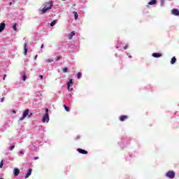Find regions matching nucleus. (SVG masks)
Here are the masks:
<instances>
[{"instance_id":"nucleus-17","label":"nucleus","mask_w":179,"mask_h":179,"mask_svg":"<svg viewBox=\"0 0 179 179\" xmlns=\"http://www.w3.org/2000/svg\"><path fill=\"white\" fill-rule=\"evenodd\" d=\"M74 15V19L75 20H78V17H79V15H78V13L76 11L73 12Z\"/></svg>"},{"instance_id":"nucleus-23","label":"nucleus","mask_w":179,"mask_h":179,"mask_svg":"<svg viewBox=\"0 0 179 179\" xmlns=\"http://www.w3.org/2000/svg\"><path fill=\"white\" fill-rule=\"evenodd\" d=\"M13 30H15V31H16L17 30V28L16 27V24H15L13 26Z\"/></svg>"},{"instance_id":"nucleus-38","label":"nucleus","mask_w":179,"mask_h":179,"mask_svg":"<svg viewBox=\"0 0 179 179\" xmlns=\"http://www.w3.org/2000/svg\"><path fill=\"white\" fill-rule=\"evenodd\" d=\"M129 58H132V56L129 55Z\"/></svg>"},{"instance_id":"nucleus-33","label":"nucleus","mask_w":179,"mask_h":179,"mask_svg":"<svg viewBox=\"0 0 179 179\" xmlns=\"http://www.w3.org/2000/svg\"><path fill=\"white\" fill-rule=\"evenodd\" d=\"M60 57H57L56 61H59Z\"/></svg>"},{"instance_id":"nucleus-25","label":"nucleus","mask_w":179,"mask_h":179,"mask_svg":"<svg viewBox=\"0 0 179 179\" xmlns=\"http://www.w3.org/2000/svg\"><path fill=\"white\" fill-rule=\"evenodd\" d=\"M63 72L64 73L68 72V68L65 67L64 69H63Z\"/></svg>"},{"instance_id":"nucleus-26","label":"nucleus","mask_w":179,"mask_h":179,"mask_svg":"<svg viewBox=\"0 0 179 179\" xmlns=\"http://www.w3.org/2000/svg\"><path fill=\"white\" fill-rule=\"evenodd\" d=\"M3 166V162L1 161L0 163V169H2Z\"/></svg>"},{"instance_id":"nucleus-10","label":"nucleus","mask_w":179,"mask_h":179,"mask_svg":"<svg viewBox=\"0 0 179 179\" xmlns=\"http://www.w3.org/2000/svg\"><path fill=\"white\" fill-rule=\"evenodd\" d=\"M31 171H32L31 169H29L27 173L25 176V179L29 178V177H30V176H31Z\"/></svg>"},{"instance_id":"nucleus-19","label":"nucleus","mask_w":179,"mask_h":179,"mask_svg":"<svg viewBox=\"0 0 179 179\" xmlns=\"http://www.w3.org/2000/svg\"><path fill=\"white\" fill-rule=\"evenodd\" d=\"M55 24H57V20H54L50 23V26L51 27H54V26H55Z\"/></svg>"},{"instance_id":"nucleus-16","label":"nucleus","mask_w":179,"mask_h":179,"mask_svg":"<svg viewBox=\"0 0 179 179\" xmlns=\"http://www.w3.org/2000/svg\"><path fill=\"white\" fill-rule=\"evenodd\" d=\"M177 61V59L176 58V57H173L171 59V64L172 65H174V63Z\"/></svg>"},{"instance_id":"nucleus-39","label":"nucleus","mask_w":179,"mask_h":179,"mask_svg":"<svg viewBox=\"0 0 179 179\" xmlns=\"http://www.w3.org/2000/svg\"><path fill=\"white\" fill-rule=\"evenodd\" d=\"M37 59V55L35 56V59Z\"/></svg>"},{"instance_id":"nucleus-7","label":"nucleus","mask_w":179,"mask_h":179,"mask_svg":"<svg viewBox=\"0 0 179 179\" xmlns=\"http://www.w3.org/2000/svg\"><path fill=\"white\" fill-rule=\"evenodd\" d=\"M172 15H174V16H179V10L174 8L171 11Z\"/></svg>"},{"instance_id":"nucleus-13","label":"nucleus","mask_w":179,"mask_h":179,"mask_svg":"<svg viewBox=\"0 0 179 179\" xmlns=\"http://www.w3.org/2000/svg\"><path fill=\"white\" fill-rule=\"evenodd\" d=\"M127 118H128V116L122 115V116H120V121H125V120H127Z\"/></svg>"},{"instance_id":"nucleus-31","label":"nucleus","mask_w":179,"mask_h":179,"mask_svg":"<svg viewBox=\"0 0 179 179\" xmlns=\"http://www.w3.org/2000/svg\"><path fill=\"white\" fill-rule=\"evenodd\" d=\"M124 50H127V48H128V45H126L124 48Z\"/></svg>"},{"instance_id":"nucleus-1","label":"nucleus","mask_w":179,"mask_h":179,"mask_svg":"<svg viewBox=\"0 0 179 179\" xmlns=\"http://www.w3.org/2000/svg\"><path fill=\"white\" fill-rule=\"evenodd\" d=\"M33 115V113H29V109H26L22 113V116L20 117L19 121H23L26 117H28V118H31V117Z\"/></svg>"},{"instance_id":"nucleus-20","label":"nucleus","mask_w":179,"mask_h":179,"mask_svg":"<svg viewBox=\"0 0 179 179\" xmlns=\"http://www.w3.org/2000/svg\"><path fill=\"white\" fill-rule=\"evenodd\" d=\"M77 78H78V79H80V78H82V73H78Z\"/></svg>"},{"instance_id":"nucleus-42","label":"nucleus","mask_w":179,"mask_h":179,"mask_svg":"<svg viewBox=\"0 0 179 179\" xmlns=\"http://www.w3.org/2000/svg\"><path fill=\"white\" fill-rule=\"evenodd\" d=\"M0 179H3V178H1Z\"/></svg>"},{"instance_id":"nucleus-8","label":"nucleus","mask_w":179,"mask_h":179,"mask_svg":"<svg viewBox=\"0 0 179 179\" xmlns=\"http://www.w3.org/2000/svg\"><path fill=\"white\" fill-rule=\"evenodd\" d=\"M5 22H1L0 24V33H2V31H3V30H5Z\"/></svg>"},{"instance_id":"nucleus-24","label":"nucleus","mask_w":179,"mask_h":179,"mask_svg":"<svg viewBox=\"0 0 179 179\" xmlns=\"http://www.w3.org/2000/svg\"><path fill=\"white\" fill-rule=\"evenodd\" d=\"M15 149V145H13L10 147V150H13Z\"/></svg>"},{"instance_id":"nucleus-41","label":"nucleus","mask_w":179,"mask_h":179,"mask_svg":"<svg viewBox=\"0 0 179 179\" xmlns=\"http://www.w3.org/2000/svg\"><path fill=\"white\" fill-rule=\"evenodd\" d=\"M10 5H12V3H10Z\"/></svg>"},{"instance_id":"nucleus-29","label":"nucleus","mask_w":179,"mask_h":179,"mask_svg":"<svg viewBox=\"0 0 179 179\" xmlns=\"http://www.w3.org/2000/svg\"><path fill=\"white\" fill-rule=\"evenodd\" d=\"M20 155H21V156H23V155H24V152H23V151L20 150Z\"/></svg>"},{"instance_id":"nucleus-15","label":"nucleus","mask_w":179,"mask_h":179,"mask_svg":"<svg viewBox=\"0 0 179 179\" xmlns=\"http://www.w3.org/2000/svg\"><path fill=\"white\" fill-rule=\"evenodd\" d=\"M73 36H75V31H72L70 35L69 36V40H72V38H73Z\"/></svg>"},{"instance_id":"nucleus-28","label":"nucleus","mask_w":179,"mask_h":179,"mask_svg":"<svg viewBox=\"0 0 179 179\" xmlns=\"http://www.w3.org/2000/svg\"><path fill=\"white\" fill-rule=\"evenodd\" d=\"M71 97H72V94H69L67 95V99H71Z\"/></svg>"},{"instance_id":"nucleus-37","label":"nucleus","mask_w":179,"mask_h":179,"mask_svg":"<svg viewBox=\"0 0 179 179\" xmlns=\"http://www.w3.org/2000/svg\"><path fill=\"white\" fill-rule=\"evenodd\" d=\"M34 159L35 160H37L38 159V157H36Z\"/></svg>"},{"instance_id":"nucleus-32","label":"nucleus","mask_w":179,"mask_h":179,"mask_svg":"<svg viewBox=\"0 0 179 179\" xmlns=\"http://www.w3.org/2000/svg\"><path fill=\"white\" fill-rule=\"evenodd\" d=\"M0 101H1V103H3V98H1Z\"/></svg>"},{"instance_id":"nucleus-4","label":"nucleus","mask_w":179,"mask_h":179,"mask_svg":"<svg viewBox=\"0 0 179 179\" xmlns=\"http://www.w3.org/2000/svg\"><path fill=\"white\" fill-rule=\"evenodd\" d=\"M73 86V81L72 79L69 80V82L67 83V89L69 92H72L73 90V88L72 87Z\"/></svg>"},{"instance_id":"nucleus-27","label":"nucleus","mask_w":179,"mask_h":179,"mask_svg":"<svg viewBox=\"0 0 179 179\" xmlns=\"http://www.w3.org/2000/svg\"><path fill=\"white\" fill-rule=\"evenodd\" d=\"M161 6H163L164 5V0H161Z\"/></svg>"},{"instance_id":"nucleus-14","label":"nucleus","mask_w":179,"mask_h":179,"mask_svg":"<svg viewBox=\"0 0 179 179\" xmlns=\"http://www.w3.org/2000/svg\"><path fill=\"white\" fill-rule=\"evenodd\" d=\"M45 62H48V63H51V62H54V59H52V58H49V59H45Z\"/></svg>"},{"instance_id":"nucleus-40","label":"nucleus","mask_w":179,"mask_h":179,"mask_svg":"<svg viewBox=\"0 0 179 179\" xmlns=\"http://www.w3.org/2000/svg\"><path fill=\"white\" fill-rule=\"evenodd\" d=\"M116 48H119V47H118V46H117V47H116Z\"/></svg>"},{"instance_id":"nucleus-12","label":"nucleus","mask_w":179,"mask_h":179,"mask_svg":"<svg viewBox=\"0 0 179 179\" xmlns=\"http://www.w3.org/2000/svg\"><path fill=\"white\" fill-rule=\"evenodd\" d=\"M162 54L159 53H153L152 54V57H154V58H160V57H162Z\"/></svg>"},{"instance_id":"nucleus-6","label":"nucleus","mask_w":179,"mask_h":179,"mask_svg":"<svg viewBox=\"0 0 179 179\" xmlns=\"http://www.w3.org/2000/svg\"><path fill=\"white\" fill-rule=\"evenodd\" d=\"M20 173V170H19V169L15 168L13 169V175L15 176V177H17V176H19Z\"/></svg>"},{"instance_id":"nucleus-11","label":"nucleus","mask_w":179,"mask_h":179,"mask_svg":"<svg viewBox=\"0 0 179 179\" xmlns=\"http://www.w3.org/2000/svg\"><path fill=\"white\" fill-rule=\"evenodd\" d=\"M27 44L26 43H24V55H27Z\"/></svg>"},{"instance_id":"nucleus-36","label":"nucleus","mask_w":179,"mask_h":179,"mask_svg":"<svg viewBox=\"0 0 179 179\" xmlns=\"http://www.w3.org/2000/svg\"><path fill=\"white\" fill-rule=\"evenodd\" d=\"M39 78H40L41 79H43V76H39Z\"/></svg>"},{"instance_id":"nucleus-5","label":"nucleus","mask_w":179,"mask_h":179,"mask_svg":"<svg viewBox=\"0 0 179 179\" xmlns=\"http://www.w3.org/2000/svg\"><path fill=\"white\" fill-rule=\"evenodd\" d=\"M168 178H174L176 177V173L173 171H169L166 173Z\"/></svg>"},{"instance_id":"nucleus-22","label":"nucleus","mask_w":179,"mask_h":179,"mask_svg":"<svg viewBox=\"0 0 179 179\" xmlns=\"http://www.w3.org/2000/svg\"><path fill=\"white\" fill-rule=\"evenodd\" d=\"M27 78V77L26 76V75H24V76H22V80H23L24 82L26 80Z\"/></svg>"},{"instance_id":"nucleus-3","label":"nucleus","mask_w":179,"mask_h":179,"mask_svg":"<svg viewBox=\"0 0 179 179\" xmlns=\"http://www.w3.org/2000/svg\"><path fill=\"white\" fill-rule=\"evenodd\" d=\"M51 8H52V2L46 3L45 4L44 8L42 9L43 13H47L48 10H50V9H51Z\"/></svg>"},{"instance_id":"nucleus-34","label":"nucleus","mask_w":179,"mask_h":179,"mask_svg":"<svg viewBox=\"0 0 179 179\" xmlns=\"http://www.w3.org/2000/svg\"><path fill=\"white\" fill-rule=\"evenodd\" d=\"M41 48H44V44H42Z\"/></svg>"},{"instance_id":"nucleus-9","label":"nucleus","mask_w":179,"mask_h":179,"mask_svg":"<svg viewBox=\"0 0 179 179\" xmlns=\"http://www.w3.org/2000/svg\"><path fill=\"white\" fill-rule=\"evenodd\" d=\"M77 150L79 153H81L82 155H87V151L83 149L78 148Z\"/></svg>"},{"instance_id":"nucleus-35","label":"nucleus","mask_w":179,"mask_h":179,"mask_svg":"<svg viewBox=\"0 0 179 179\" xmlns=\"http://www.w3.org/2000/svg\"><path fill=\"white\" fill-rule=\"evenodd\" d=\"M13 114H16V110H13Z\"/></svg>"},{"instance_id":"nucleus-21","label":"nucleus","mask_w":179,"mask_h":179,"mask_svg":"<svg viewBox=\"0 0 179 179\" xmlns=\"http://www.w3.org/2000/svg\"><path fill=\"white\" fill-rule=\"evenodd\" d=\"M64 109L66 110V111L69 112V108L68 106H66V105H64Z\"/></svg>"},{"instance_id":"nucleus-18","label":"nucleus","mask_w":179,"mask_h":179,"mask_svg":"<svg viewBox=\"0 0 179 179\" xmlns=\"http://www.w3.org/2000/svg\"><path fill=\"white\" fill-rule=\"evenodd\" d=\"M156 2H157L156 0H152L148 3V5H156Z\"/></svg>"},{"instance_id":"nucleus-30","label":"nucleus","mask_w":179,"mask_h":179,"mask_svg":"<svg viewBox=\"0 0 179 179\" xmlns=\"http://www.w3.org/2000/svg\"><path fill=\"white\" fill-rule=\"evenodd\" d=\"M6 78V74H4L3 75V80H5V78Z\"/></svg>"},{"instance_id":"nucleus-2","label":"nucleus","mask_w":179,"mask_h":179,"mask_svg":"<svg viewBox=\"0 0 179 179\" xmlns=\"http://www.w3.org/2000/svg\"><path fill=\"white\" fill-rule=\"evenodd\" d=\"M48 108L45 109V113L43 115L42 122L48 124L50 122V114L48 113Z\"/></svg>"}]
</instances>
